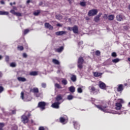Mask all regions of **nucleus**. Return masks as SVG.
Wrapping results in <instances>:
<instances>
[{"label": "nucleus", "instance_id": "obj_1", "mask_svg": "<svg viewBox=\"0 0 130 130\" xmlns=\"http://www.w3.org/2000/svg\"><path fill=\"white\" fill-rule=\"evenodd\" d=\"M95 106L96 108H98V109H100V110H101L104 112H109L110 113H113V114H118L119 115H120V114H121V112H118L115 111H112L111 112L108 111V110H107V108L108 107V106H107V105H102L101 106L95 105Z\"/></svg>", "mask_w": 130, "mask_h": 130}, {"label": "nucleus", "instance_id": "obj_2", "mask_svg": "<svg viewBox=\"0 0 130 130\" xmlns=\"http://www.w3.org/2000/svg\"><path fill=\"white\" fill-rule=\"evenodd\" d=\"M124 103V101L122 99H118L117 101V103L115 104V109L116 110H120L121 107H122V104Z\"/></svg>", "mask_w": 130, "mask_h": 130}, {"label": "nucleus", "instance_id": "obj_3", "mask_svg": "<svg viewBox=\"0 0 130 130\" xmlns=\"http://www.w3.org/2000/svg\"><path fill=\"white\" fill-rule=\"evenodd\" d=\"M83 62H84V59L83 58V57H79L78 61V67L80 70H82V69H83Z\"/></svg>", "mask_w": 130, "mask_h": 130}, {"label": "nucleus", "instance_id": "obj_4", "mask_svg": "<svg viewBox=\"0 0 130 130\" xmlns=\"http://www.w3.org/2000/svg\"><path fill=\"white\" fill-rule=\"evenodd\" d=\"M98 13V10L97 9H92L90 10L88 13V16L89 17H92V16H95Z\"/></svg>", "mask_w": 130, "mask_h": 130}, {"label": "nucleus", "instance_id": "obj_5", "mask_svg": "<svg viewBox=\"0 0 130 130\" xmlns=\"http://www.w3.org/2000/svg\"><path fill=\"white\" fill-rule=\"evenodd\" d=\"M45 105H46V103L44 102H40L38 104V106L41 110H44L45 109Z\"/></svg>", "mask_w": 130, "mask_h": 130}, {"label": "nucleus", "instance_id": "obj_6", "mask_svg": "<svg viewBox=\"0 0 130 130\" xmlns=\"http://www.w3.org/2000/svg\"><path fill=\"white\" fill-rule=\"evenodd\" d=\"M60 121L61 123H62V124H66V123L68 122V117H67V116L61 117L60 118Z\"/></svg>", "mask_w": 130, "mask_h": 130}, {"label": "nucleus", "instance_id": "obj_7", "mask_svg": "<svg viewBox=\"0 0 130 130\" xmlns=\"http://www.w3.org/2000/svg\"><path fill=\"white\" fill-rule=\"evenodd\" d=\"M21 120L23 123H27L29 121V119H28V117L26 115H23L21 117Z\"/></svg>", "mask_w": 130, "mask_h": 130}, {"label": "nucleus", "instance_id": "obj_8", "mask_svg": "<svg viewBox=\"0 0 130 130\" xmlns=\"http://www.w3.org/2000/svg\"><path fill=\"white\" fill-rule=\"evenodd\" d=\"M60 102H55L54 103H53L51 105L52 107L53 108H55L56 109H58L59 108V104H60Z\"/></svg>", "mask_w": 130, "mask_h": 130}, {"label": "nucleus", "instance_id": "obj_9", "mask_svg": "<svg viewBox=\"0 0 130 130\" xmlns=\"http://www.w3.org/2000/svg\"><path fill=\"white\" fill-rule=\"evenodd\" d=\"M99 85L101 89H102L103 90L106 89V84H105V83L104 82H102V81H100Z\"/></svg>", "mask_w": 130, "mask_h": 130}, {"label": "nucleus", "instance_id": "obj_10", "mask_svg": "<svg viewBox=\"0 0 130 130\" xmlns=\"http://www.w3.org/2000/svg\"><path fill=\"white\" fill-rule=\"evenodd\" d=\"M117 20H118L119 22H120L121 21H123V19H124V16L122 15V14H118L116 16Z\"/></svg>", "mask_w": 130, "mask_h": 130}, {"label": "nucleus", "instance_id": "obj_11", "mask_svg": "<svg viewBox=\"0 0 130 130\" xmlns=\"http://www.w3.org/2000/svg\"><path fill=\"white\" fill-rule=\"evenodd\" d=\"M45 27L47 29H49V30H52L53 29V26L52 25H50L49 23L46 22L45 23Z\"/></svg>", "mask_w": 130, "mask_h": 130}, {"label": "nucleus", "instance_id": "obj_12", "mask_svg": "<svg viewBox=\"0 0 130 130\" xmlns=\"http://www.w3.org/2000/svg\"><path fill=\"white\" fill-rule=\"evenodd\" d=\"M67 33H68V32L66 31H60L56 32L55 34L57 35V36H60L61 35H64V34H67Z\"/></svg>", "mask_w": 130, "mask_h": 130}, {"label": "nucleus", "instance_id": "obj_13", "mask_svg": "<svg viewBox=\"0 0 130 130\" xmlns=\"http://www.w3.org/2000/svg\"><path fill=\"white\" fill-rule=\"evenodd\" d=\"M72 31H73L74 33H75V34H77V33H78L79 28L78 27V26L75 25L73 27H72Z\"/></svg>", "mask_w": 130, "mask_h": 130}, {"label": "nucleus", "instance_id": "obj_14", "mask_svg": "<svg viewBox=\"0 0 130 130\" xmlns=\"http://www.w3.org/2000/svg\"><path fill=\"white\" fill-rule=\"evenodd\" d=\"M73 124L76 129H80V125L77 121H73Z\"/></svg>", "mask_w": 130, "mask_h": 130}, {"label": "nucleus", "instance_id": "obj_15", "mask_svg": "<svg viewBox=\"0 0 130 130\" xmlns=\"http://www.w3.org/2000/svg\"><path fill=\"white\" fill-rule=\"evenodd\" d=\"M63 46H61L58 48L55 49V52H58L59 53H60V52H62V51L63 50Z\"/></svg>", "mask_w": 130, "mask_h": 130}, {"label": "nucleus", "instance_id": "obj_16", "mask_svg": "<svg viewBox=\"0 0 130 130\" xmlns=\"http://www.w3.org/2000/svg\"><path fill=\"white\" fill-rule=\"evenodd\" d=\"M60 100H62V96L61 95V94H58L56 97V101H57V102H59Z\"/></svg>", "mask_w": 130, "mask_h": 130}, {"label": "nucleus", "instance_id": "obj_17", "mask_svg": "<svg viewBox=\"0 0 130 130\" xmlns=\"http://www.w3.org/2000/svg\"><path fill=\"white\" fill-rule=\"evenodd\" d=\"M101 16V14H99V15H97L96 16H95L94 17V21L95 22H99L100 20V17Z\"/></svg>", "mask_w": 130, "mask_h": 130}, {"label": "nucleus", "instance_id": "obj_18", "mask_svg": "<svg viewBox=\"0 0 130 130\" xmlns=\"http://www.w3.org/2000/svg\"><path fill=\"white\" fill-rule=\"evenodd\" d=\"M69 90L71 93H74L75 91H76V88L74 86H71L69 87Z\"/></svg>", "mask_w": 130, "mask_h": 130}, {"label": "nucleus", "instance_id": "obj_19", "mask_svg": "<svg viewBox=\"0 0 130 130\" xmlns=\"http://www.w3.org/2000/svg\"><path fill=\"white\" fill-rule=\"evenodd\" d=\"M17 79L19 82H26V81H27L26 78L21 77H18Z\"/></svg>", "mask_w": 130, "mask_h": 130}, {"label": "nucleus", "instance_id": "obj_20", "mask_svg": "<svg viewBox=\"0 0 130 130\" xmlns=\"http://www.w3.org/2000/svg\"><path fill=\"white\" fill-rule=\"evenodd\" d=\"M123 90V86L122 84H120L118 86V87L117 88L118 92H121Z\"/></svg>", "mask_w": 130, "mask_h": 130}, {"label": "nucleus", "instance_id": "obj_21", "mask_svg": "<svg viewBox=\"0 0 130 130\" xmlns=\"http://www.w3.org/2000/svg\"><path fill=\"white\" fill-rule=\"evenodd\" d=\"M71 80L72 82H76L77 81V76L76 75H72L71 77Z\"/></svg>", "mask_w": 130, "mask_h": 130}, {"label": "nucleus", "instance_id": "obj_22", "mask_svg": "<svg viewBox=\"0 0 130 130\" xmlns=\"http://www.w3.org/2000/svg\"><path fill=\"white\" fill-rule=\"evenodd\" d=\"M0 15H5V16H8L9 15V12L7 11H0Z\"/></svg>", "mask_w": 130, "mask_h": 130}, {"label": "nucleus", "instance_id": "obj_23", "mask_svg": "<svg viewBox=\"0 0 130 130\" xmlns=\"http://www.w3.org/2000/svg\"><path fill=\"white\" fill-rule=\"evenodd\" d=\"M31 91L34 93L35 94H36L37 93H38L39 92V90L38 89V88H34Z\"/></svg>", "mask_w": 130, "mask_h": 130}, {"label": "nucleus", "instance_id": "obj_24", "mask_svg": "<svg viewBox=\"0 0 130 130\" xmlns=\"http://www.w3.org/2000/svg\"><path fill=\"white\" fill-rule=\"evenodd\" d=\"M114 63H117V62H119V61H120V59L118 58H117L116 59H114L112 60Z\"/></svg>", "mask_w": 130, "mask_h": 130}, {"label": "nucleus", "instance_id": "obj_25", "mask_svg": "<svg viewBox=\"0 0 130 130\" xmlns=\"http://www.w3.org/2000/svg\"><path fill=\"white\" fill-rule=\"evenodd\" d=\"M93 75L94 77H100V76L102 75V74L101 73L98 72H94Z\"/></svg>", "mask_w": 130, "mask_h": 130}, {"label": "nucleus", "instance_id": "obj_26", "mask_svg": "<svg viewBox=\"0 0 130 130\" xmlns=\"http://www.w3.org/2000/svg\"><path fill=\"white\" fill-rule=\"evenodd\" d=\"M52 61L55 64H59V61L56 59H53Z\"/></svg>", "mask_w": 130, "mask_h": 130}, {"label": "nucleus", "instance_id": "obj_27", "mask_svg": "<svg viewBox=\"0 0 130 130\" xmlns=\"http://www.w3.org/2000/svg\"><path fill=\"white\" fill-rule=\"evenodd\" d=\"M55 87L57 89H62V87H61V86L59 85V84L58 83L55 84Z\"/></svg>", "mask_w": 130, "mask_h": 130}, {"label": "nucleus", "instance_id": "obj_28", "mask_svg": "<svg viewBox=\"0 0 130 130\" xmlns=\"http://www.w3.org/2000/svg\"><path fill=\"white\" fill-rule=\"evenodd\" d=\"M29 75L30 76H37L38 75V73L37 72L34 71V72H31L29 73Z\"/></svg>", "mask_w": 130, "mask_h": 130}, {"label": "nucleus", "instance_id": "obj_29", "mask_svg": "<svg viewBox=\"0 0 130 130\" xmlns=\"http://www.w3.org/2000/svg\"><path fill=\"white\" fill-rule=\"evenodd\" d=\"M114 19V15H110L109 16L108 19L109 21H112Z\"/></svg>", "mask_w": 130, "mask_h": 130}, {"label": "nucleus", "instance_id": "obj_30", "mask_svg": "<svg viewBox=\"0 0 130 130\" xmlns=\"http://www.w3.org/2000/svg\"><path fill=\"white\" fill-rule=\"evenodd\" d=\"M56 18L57 20H61V19H62V16H61L60 14H58L56 15Z\"/></svg>", "mask_w": 130, "mask_h": 130}, {"label": "nucleus", "instance_id": "obj_31", "mask_svg": "<svg viewBox=\"0 0 130 130\" xmlns=\"http://www.w3.org/2000/svg\"><path fill=\"white\" fill-rule=\"evenodd\" d=\"M68 100H73L74 99V96L72 95H69L67 96Z\"/></svg>", "mask_w": 130, "mask_h": 130}, {"label": "nucleus", "instance_id": "obj_32", "mask_svg": "<svg viewBox=\"0 0 130 130\" xmlns=\"http://www.w3.org/2000/svg\"><path fill=\"white\" fill-rule=\"evenodd\" d=\"M62 83L63 84V85H67L68 84V80L66 79H62Z\"/></svg>", "mask_w": 130, "mask_h": 130}, {"label": "nucleus", "instance_id": "obj_33", "mask_svg": "<svg viewBox=\"0 0 130 130\" xmlns=\"http://www.w3.org/2000/svg\"><path fill=\"white\" fill-rule=\"evenodd\" d=\"M80 5L81 6V7H86V2H80Z\"/></svg>", "mask_w": 130, "mask_h": 130}, {"label": "nucleus", "instance_id": "obj_34", "mask_svg": "<svg viewBox=\"0 0 130 130\" xmlns=\"http://www.w3.org/2000/svg\"><path fill=\"white\" fill-rule=\"evenodd\" d=\"M40 14V11L38 10L37 11H36L34 13V15L35 16H38Z\"/></svg>", "mask_w": 130, "mask_h": 130}, {"label": "nucleus", "instance_id": "obj_35", "mask_svg": "<svg viewBox=\"0 0 130 130\" xmlns=\"http://www.w3.org/2000/svg\"><path fill=\"white\" fill-rule=\"evenodd\" d=\"M77 92L78 93H83V89H82V88L79 87L77 89Z\"/></svg>", "mask_w": 130, "mask_h": 130}, {"label": "nucleus", "instance_id": "obj_36", "mask_svg": "<svg viewBox=\"0 0 130 130\" xmlns=\"http://www.w3.org/2000/svg\"><path fill=\"white\" fill-rule=\"evenodd\" d=\"M18 50H23L24 49V47H23V46H18L17 47Z\"/></svg>", "mask_w": 130, "mask_h": 130}, {"label": "nucleus", "instance_id": "obj_37", "mask_svg": "<svg viewBox=\"0 0 130 130\" xmlns=\"http://www.w3.org/2000/svg\"><path fill=\"white\" fill-rule=\"evenodd\" d=\"M89 90H91L92 91H95V87H94V86H89Z\"/></svg>", "mask_w": 130, "mask_h": 130}, {"label": "nucleus", "instance_id": "obj_38", "mask_svg": "<svg viewBox=\"0 0 130 130\" xmlns=\"http://www.w3.org/2000/svg\"><path fill=\"white\" fill-rule=\"evenodd\" d=\"M5 126L4 123H0V130H3V127Z\"/></svg>", "mask_w": 130, "mask_h": 130}, {"label": "nucleus", "instance_id": "obj_39", "mask_svg": "<svg viewBox=\"0 0 130 130\" xmlns=\"http://www.w3.org/2000/svg\"><path fill=\"white\" fill-rule=\"evenodd\" d=\"M9 59H10V57H9V56H5V60L6 61H7V62H9Z\"/></svg>", "mask_w": 130, "mask_h": 130}, {"label": "nucleus", "instance_id": "obj_40", "mask_svg": "<svg viewBox=\"0 0 130 130\" xmlns=\"http://www.w3.org/2000/svg\"><path fill=\"white\" fill-rule=\"evenodd\" d=\"M112 56L113 57H116V56H117V55L116 54V53H115V52H113V53H112Z\"/></svg>", "mask_w": 130, "mask_h": 130}, {"label": "nucleus", "instance_id": "obj_41", "mask_svg": "<svg viewBox=\"0 0 130 130\" xmlns=\"http://www.w3.org/2000/svg\"><path fill=\"white\" fill-rule=\"evenodd\" d=\"M15 15L17 16L18 17H21V16H22V14H21L19 12H16Z\"/></svg>", "mask_w": 130, "mask_h": 130}, {"label": "nucleus", "instance_id": "obj_42", "mask_svg": "<svg viewBox=\"0 0 130 130\" xmlns=\"http://www.w3.org/2000/svg\"><path fill=\"white\" fill-rule=\"evenodd\" d=\"M10 67H12V68H15L16 67V63L14 62H12L10 64Z\"/></svg>", "mask_w": 130, "mask_h": 130}, {"label": "nucleus", "instance_id": "obj_43", "mask_svg": "<svg viewBox=\"0 0 130 130\" xmlns=\"http://www.w3.org/2000/svg\"><path fill=\"white\" fill-rule=\"evenodd\" d=\"M28 32H29V29H25L24 31V35H26V34H27V33H28Z\"/></svg>", "mask_w": 130, "mask_h": 130}, {"label": "nucleus", "instance_id": "obj_44", "mask_svg": "<svg viewBox=\"0 0 130 130\" xmlns=\"http://www.w3.org/2000/svg\"><path fill=\"white\" fill-rule=\"evenodd\" d=\"M21 98L22 99V100H24V92H21Z\"/></svg>", "mask_w": 130, "mask_h": 130}, {"label": "nucleus", "instance_id": "obj_45", "mask_svg": "<svg viewBox=\"0 0 130 130\" xmlns=\"http://www.w3.org/2000/svg\"><path fill=\"white\" fill-rule=\"evenodd\" d=\"M10 13H11V14H13V15H16V12H15V10H11L10 11Z\"/></svg>", "mask_w": 130, "mask_h": 130}, {"label": "nucleus", "instance_id": "obj_46", "mask_svg": "<svg viewBox=\"0 0 130 130\" xmlns=\"http://www.w3.org/2000/svg\"><path fill=\"white\" fill-rule=\"evenodd\" d=\"M42 87L43 88H46V83H42Z\"/></svg>", "mask_w": 130, "mask_h": 130}, {"label": "nucleus", "instance_id": "obj_47", "mask_svg": "<svg viewBox=\"0 0 130 130\" xmlns=\"http://www.w3.org/2000/svg\"><path fill=\"white\" fill-rule=\"evenodd\" d=\"M95 54L96 55H100V51H96L95 52Z\"/></svg>", "mask_w": 130, "mask_h": 130}, {"label": "nucleus", "instance_id": "obj_48", "mask_svg": "<svg viewBox=\"0 0 130 130\" xmlns=\"http://www.w3.org/2000/svg\"><path fill=\"white\" fill-rule=\"evenodd\" d=\"M4 91V87L2 86H0V94Z\"/></svg>", "mask_w": 130, "mask_h": 130}, {"label": "nucleus", "instance_id": "obj_49", "mask_svg": "<svg viewBox=\"0 0 130 130\" xmlns=\"http://www.w3.org/2000/svg\"><path fill=\"white\" fill-rule=\"evenodd\" d=\"M39 130H45V128L43 126H41L39 127Z\"/></svg>", "mask_w": 130, "mask_h": 130}, {"label": "nucleus", "instance_id": "obj_50", "mask_svg": "<svg viewBox=\"0 0 130 130\" xmlns=\"http://www.w3.org/2000/svg\"><path fill=\"white\" fill-rule=\"evenodd\" d=\"M27 54H26L25 53H24L23 54V57H24V58H26V57H27Z\"/></svg>", "mask_w": 130, "mask_h": 130}, {"label": "nucleus", "instance_id": "obj_51", "mask_svg": "<svg viewBox=\"0 0 130 130\" xmlns=\"http://www.w3.org/2000/svg\"><path fill=\"white\" fill-rule=\"evenodd\" d=\"M12 129L17 130L18 129V127L17 126V125H15L14 127L12 128Z\"/></svg>", "mask_w": 130, "mask_h": 130}, {"label": "nucleus", "instance_id": "obj_52", "mask_svg": "<svg viewBox=\"0 0 130 130\" xmlns=\"http://www.w3.org/2000/svg\"><path fill=\"white\" fill-rule=\"evenodd\" d=\"M128 83V86L130 87V79L128 80V81L127 82Z\"/></svg>", "mask_w": 130, "mask_h": 130}, {"label": "nucleus", "instance_id": "obj_53", "mask_svg": "<svg viewBox=\"0 0 130 130\" xmlns=\"http://www.w3.org/2000/svg\"><path fill=\"white\" fill-rule=\"evenodd\" d=\"M35 96H36V97H39L40 94L38 93H35Z\"/></svg>", "mask_w": 130, "mask_h": 130}, {"label": "nucleus", "instance_id": "obj_54", "mask_svg": "<svg viewBox=\"0 0 130 130\" xmlns=\"http://www.w3.org/2000/svg\"><path fill=\"white\" fill-rule=\"evenodd\" d=\"M1 4L2 5H5V2H4V1H2L1 2Z\"/></svg>", "mask_w": 130, "mask_h": 130}, {"label": "nucleus", "instance_id": "obj_55", "mask_svg": "<svg viewBox=\"0 0 130 130\" xmlns=\"http://www.w3.org/2000/svg\"><path fill=\"white\" fill-rule=\"evenodd\" d=\"M68 30H70V31H72V30H73V28H72V27H68Z\"/></svg>", "mask_w": 130, "mask_h": 130}, {"label": "nucleus", "instance_id": "obj_56", "mask_svg": "<svg viewBox=\"0 0 130 130\" xmlns=\"http://www.w3.org/2000/svg\"><path fill=\"white\" fill-rule=\"evenodd\" d=\"M92 101H94L95 103H97V100H95V99H93Z\"/></svg>", "mask_w": 130, "mask_h": 130}, {"label": "nucleus", "instance_id": "obj_57", "mask_svg": "<svg viewBox=\"0 0 130 130\" xmlns=\"http://www.w3.org/2000/svg\"><path fill=\"white\" fill-rule=\"evenodd\" d=\"M74 0H68V2H69L70 4H72V2Z\"/></svg>", "mask_w": 130, "mask_h": 130}, {"label": "nucleus", "instance_id": "obj_58", "mask_svg": "<svg viewBox=\"0 0 130 130\" xmlns=\"http://www.w3.org/2000/svg\"><path fill=\"white\" fill-rule=\"evenodd\" d=\"M79 45H80V44H83V41H80L79 43H78Z\"/></svg>", "mask_w": 130, "mask_h": 130}, {"label": "nucleus", "instance_id": "obj_59", "mask_svg": "<svg viewBox=\"0 0 130 130\" xmlns=\"http://www.w3.org/2000/svg\"><path fill=\"white\" fill-rule=\"evenodd\" d=\"M16 113V111H12V114H15Z\"/></svg>", "mask_w": 130, "mask_h": 130}, {"label": "nucleus", "instance_id": "obj_60", "mask_svg": "<svg viewBox=\"0 0 130 130\" xmlns=\"http://www.w3.org/2000/svg\"><path fill=\"white\" fill-rule=\"evenodd\" d=\"M86 20H87V21H89V20H90V18L89 17H86Z\"/></svg>", "mask_w": 130, "mask_h": 130}, {"label": "nucleus", "instance_id": "obj_61", "mask_svg": "<svg viewBox=\"0 0 130 130\" xmlns=\"http://www.w3.org/2000/svg\"><path fill=\"white\" fill-rule=\"evenodd\" d=\"M57 26H58V27H60V26H61V25L60 24L58 23V24H57Z\"/></svg>", "mask_w": 130, "mask_h": 130}, {"label": "nucleus", "instance_id": "obj_62", "mask_svg": "<svg viewBox=\"0 0 130 130\" xmlns=\"http://www.w3.org/2000/svg\"><path fill=\"white\" fill-rule=\"evenodd\" d=\"M124 86H128V83L127 82V83H125Z\"/></svg>", "mask_w": 130, "mask_h": 130}, {"label": "nucleus", "instance_id": "obj_63", "mask_svg": "<svg viewBox=\"0 0 130 130\" xmlns=\"http://www.w3.org/2000/svg\"><path fill=\"white\" fill-rule=\"evenodd\" d=\"M26 3L27 4H29L30 3V0H27Z\"/></svg>", "mask_w": 130, "mask_h": 130}, {"label": "nucleus", "instance_id": "obj_64", "mask_svg": "<svg viewBox=\"0 0 130 130\" xmlns=\"http://www.w3.org/2000/svg\"><path fill=\"white\" fill-rule=\"evenodd\" d=\"M128 10H129V11H130V4L128 5Z\"/></svg>", "mask_w": 130, "mask_h": 130}]
</instances>
